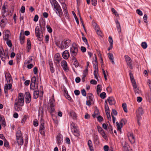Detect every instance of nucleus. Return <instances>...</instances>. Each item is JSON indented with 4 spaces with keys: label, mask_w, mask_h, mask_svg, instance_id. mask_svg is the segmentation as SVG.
<instances>
[{
    "label": "nucleus",
    "mask_w": 151,
    "mask_h": 151,
    "mask_svg": "<svg viewBox=\"0 0 151 151\" xmlns=\"http://www.w3.org/2000/svg\"><path fill=\"white\" fill-rule=\"evenodd\" d=\"M40 30L39 26L36 27L35 29V33L37 39L39 41H41L43 39V36L41 33L43 32L45 28V22H42V23H40Z\"/></svg>",
    "instance_id": "obj_1"
},
{
    "label": "nucleus",
    "mask_w": 151,
    "mask_h": 151,
    "mask_svg": "<svg viewBox=\"0 0 151 151\" xmlns=\"http://www.w3.org/2000/svg\"><path fill=\"white\" fill-rule=\"evenodd\" d=\"M24 104V99L21 98H16L14 100V108L15 110L16 111L22 110L21 106H23Z\"/></svg>",
    "instance_id": "obj_2"
},
{
    "label": "nucleus",
    "mask_w": 151,
    "mask_h": 151,
    "mask_svg": "<svg viewBox=\"0 0 151 151\" xmlns=\"http://www.w3.org/2000/svg\"><path fill=\"white\" fill-rule=\"evenodd\" d=\"M70 50L71 55L73 58L76 55L78 52V49L76 44H73L72 46L70 48Z\"/></svg>",
    "instance_id": "obj_3"
},
{
    "label": "nucleus",
    "mask_w": 151,
    "mask_h": 151,
    "mask_svg": "<svg viewBox=\"0 0 151 151\" xmlns=\"http://www.w3.org/2000/svg\"><path fill=\"white\" fill-rule=\"evenodd\" d=\"M124 58L127 64L131 69H133L132 62L131 58L127 55L124 56Z\"/></svg>",
    "instance_id": "obj_4"
},
{
    "label": "nucleus",
    "mask_w": 151,
    "mask_h": 151,
    "mask_svg": "<svg viewBox=\"0 0 151 151\" xmlns=\"http://www.w3.org/2000/svg\"><path fill=\"white\" fill-rule=\"evenodd\" d=\"M71 131L73 133L75 136L78 137L79 135L77 129L73 123H72L71 124Z\"/></svg>",
    "instance_id": "obj_5"
},
{
    "label": "nucleus",
    "mask_w": 151,
    "mask_h": 151,
    "mask_svg": "<svg viewBox=\"0 0 151 151\" xmlns=\"http://www.w3.org/2000/svg\"><path fill=\"white\" fill-rule=\"evenodd\" d=\"M70 42L71 41L69 39L62 41L60 46V48L63 49L68 47Z\"/></svg>",
    "instance_id": "obj_6"
},
{
    "label": "nucleus",
    "mask_w": 151,
    "mask_h": 151,
    "mask_svg": "<svg viewBox=\"0 0 151 151\" xmlns=\"http://www.w3.org/2000/svg\"><path fill=\"white\" fill-rule=\"evenodd\" d=\"M54 8L57 11L56 13L57 14H58L60 16L62 15L63 14L62 11L58 4H57V5H56V6H54Z\"/></svg>",
    "instance_id": "obj_7"
},
{
    "label": "nucleus",
    "mask_w": 151,
    "mask_h": 151,
    "mask_svg": "<svg viewBox=\"0 0 151 151\" xmlns=\"http://www.w3.org/2000/svg\"><path fill=\"white\" fill-rule=\"evenodd\" d=\"M25 99L26 100L25 102L27 104H28L31 101V96L30 93L29 92H26L25 93Z\"/></svg>",
    "instance_id": "obj_8"
},
{
    "label": "nucleus",
    "mask_w": 151,
    "mask_h": 151,
    "mask_svg": "<svg viewBox=\"0 0 151 151\" xmlns=\"http://www.w3.org/2000/svg\"><path fill=\"white\" fill-rule=\"evenodd\" d=\"M36 81V79L35 77L33 76L31 79V84L30 85V88L32 90H34L35 85V82Z\"/></svg>",
    "instance_id": "obj_9"
},
{
    "label": "nucleus",
    "mask_w": 151,
    "mask_h": 151,
    "mask_svg": "<svg viewBox=\"0 0 151 151\" xmlns=\"http://www.w3.org/2000/svg\"><path fill=\"white\" fill-rule=\"evenodd\" d=\"M54 101L55 100L53 99H50L49 101V104L50 108V111L52 113L53 112L55 109L54 108Z\"/></svg>",
    "instance_id": "obj_10"
},
{
    "label": "nucleus",
    "mask_w": 151,
    "mask_h": 151,
    "mask_svg": "<svg viewBox=\"0 0 151 151\" xmlns=\"http://www.w3.org/2000/svg\"><path fill=\"white\" fill-rule=\"evenodd\" d=\"M129 76L131 82L132 83V84L133 87L137 86L135 80L134 78L133 75L132 73L130 71Z\"/></svg>",
    "instance_id": "obj_11"
},
{
    "label": "nucleus",
    "mask_w": 151,
    "mask_h": 151,
    "mask_svg": "<svg viewBox=\"0 0 151 151\" xmlns=\"http://www.w3.org/2000/svg\"><path fill=\"white\" fill-rule=\"evenodd\" d=\"M106 101H108L110 105H113L115 104V101L113 97H109Z\"/></svg>",
    "instance_id": "obj_12"
},
{
    "label": "nucleus",
    "mask_w": 151,
    "mask_h": 151,
    "mask_svg": "<svg viewBox=\"0 0 151 151\" xmlns=\"http://www.w3.org/2000/svg\"><path fill=\"white\" fill-rule=\"evenodd\" d=\"M33 94V97L34 99H37L39 96V92L38 90V88H35Z\"/></svg>",
    "instance_id": "obj_13"
},
{
    "label": "nucleus",
    "mask_w": 151,
    "mask_h": 151,
    "mask_svg": "<svg viewBox=\"0 0 151 151\" xmlns=\"http://www.w3.org/2000/svg\"><path fill=\"white\" fill-rule=\"evenodd\" d=\"M69 56V53L67 50L64 51L62 54L63 57L65 59H68Z\"/></svg>",
    "instance_id": "obj_14"
},
{
    "label": "nucleus",
    "mask_w": 151,
    "mask_h": 151,
    "mask_svg": "<svg viewBox=\"0 0 151 151\" xmlns=\"http://www.w3.org/2000/svg\"><path fill=\"white\" fill-rule=\"evenodd\" d=\"M5 76L7 82L9 83L12 81L11 76L10 74L9 73H7L5 74Z\"/></svg>",
    "instance_id": "obj_15"
},
{
    "label": "nucleus",
    "mask_w": 151,
    "mask_h": 151,
    "mask_svg": "<svg viewBox=\"0 0 151 151\" xmlns=\"http://www.w3.org/2000/svg\"><path fill=\"white\" fill-rule=\"evenodd\" d=\"M0 18H1V19L0 22L1 24V27H2L3 26V24H4L6 22L7 19L5 16L3 15H2L1 17H0Z\"/></svg>",
    "instance_id": "obj_16"
},
{
    "label": "nucleus",
    "mask_w": 151,
    "mask_h": 151,
    "mask_svg": "<svg viewBox=\"0 0 151 151\" xmlns=\"http://www.w3.org/2000/svg\"><path fill=\"white\" fill-rule=\"evenodd\" d=\"M62 66L63 70L65 71L68 70V68L67 66V64L65 60H63L62 62Z\"/></svg>",
    "instance_id": "obj_17"
},
{
    "label": "nucleus",
    "mask_w": 151,
    "mask_h": 151,
    "mask_svg": "<svg viewBox=\"0 0 151 151\" xmlns=\"http://www.w3.org/2000/svg\"><path fill=\"white\" fill-rule=\"evenodd\" d=\"M56 139L58 145H60L63 142L62 138L61 137L60 134H59L57 135Z\"/></svg>",
    "instance_id": "obj_18"
},
{
    "label": "nucleus",
    "mask_w": 151,
    "mask_h": 151,
    "mask_svg": "<svg viewBox=\"0 0 151 151\" xmlns=\"http://www.w3.org/2000/svg\"><path fill=\"white\" fill-rule=\"evenodd\" d=\"M143 114V111L142 107H140L138 109L137 111V116H141Z\"/></svg>",
    "instance_id": "obj_19"
},
{
    "label": "nucleus",
    "mask_w": 151,
    "mask_h": 151,
    "mask_svg": "<svg viewBox=\"0 0 151 151\" xmlns=\"http://www.w3.org/2000/svg\"><path fill=\"white\" fill-rule=\"evenodd\" d=\"M48 63L50 65V70L52 73H53L54 72L55 70L53 67V64L51 60H49L48 61Z\"/></svg>",
    "instance_id": "obj_20"
},
{
    "label": "nucleus",
    "mask_w": 151,
    "mask_h": 151,
    "mask_svg": "<svg viewBox=\"0 0 151 151\" xmlns=\"http://www.w3.org/2000/svg\"><path fill=\"white\" fill-rule=\"evenodd\" d=\"M0 122L4 127L6 125V122L4 116L0 114Z\"/></svg>",
    "instance_id": "obj_21"
},
{
    "label": "nucleus",
    "mask_w": 151,
    "mask_h": 151,
    "mask_svg": "<svg viewBox=\"0 0 151 151\" xmlns=\"http://www.w3.org/2000/svg\"><path fill=\"white\" fill-rule=\"evenodd\" d=\"M24 34L21 33L20 34L19 39L21 44H23L24 42Z\"/></svg>",
    "instance_id": "obj_22"
},
{
    "label": "nucleus",
    "mask_w": 151,
    "mask_h": 151,
    "mask_svg": "<svg viewBox=\"0 0 151 151\" xmlns=\"http://www.w3.org/2000/svg\"><path fill=\"white\" fill-rule=\"evenodd\" d=\"M108 56L110 60L111 61V62L113 64H114V62L113 60L114 56L113 54L111 53H108Z\"/></svg>",
    "instance_id": "obj_23"
},
{
    "label": "nucleus",
    "mask_w": 151,
    "mask_h": 151,
    "mask_svg": "<svg viewBox=\"0 0 151 151\" xmlns=\"http://www.w3.org/2000/svg\"><path fill=\"white\" fill-rule=\"evenodd\" d=\"M17 142L19 145H22L23 144V137L17 138L16 139Z\"/></svg>",
    "instance_id": "obj_24"
},
{
    "label": "nucleus",
    "mask_w": 151,
    "mask_h": 151,
    "mask_svg": "<svg viewBox=\"0 0 151 151\" xmlns=\"http://www.w3.org/2000/svg\"><path fill=\"white\" fill-rule=\"evenodd\" d=\"M134 92L136 94H139L141 93V91L137 87V86L133 87Z\"/></svg>",
    "instance_id": "obj_25"
},
{
    "label": "nucleus",
    "mask_w": 151,
    "mask_h": 151,
    "mask_svg": "<svg viewBox=\"0 0 151 151\" xmlns=\"http://www.w3.org/2000/svg\"><path fill=\"white\" fill-rule=\"evenodd\" d=\"M72 61L73 63V64L76 67H78L79 65V64L76 58L75 57L73 58Z\"/></svg>",
    "instance_id": "obj_26"
},
{
    "label": "nucleus",
    "mask_w": 151,
    "mask_h": 151,
    "mask_svg": "<svg viewBox=\"0 0 151 151\" xmlns=\"http://www.w3.org/2000/svg\"><path fill=\"white\" fill-rule=\"evenodd\" d=\"M129 139L132 143H134L135 142L134 137L132 134H130V136L129 137Z\"/></svg>",
    "instance_id": "obj_27"
},
{
    "label": "nucleus",
    "mask_w": 151,
    "mask_h": 151,
    "mask_svg": "<svg viewBox=\"0 0 151 151\" xmlns=\"http://www.w3.org/2000/svg\"><path fill=\"white\" fill-rule=\"evenodd\" d=\"M88 144L91 151H93V147L92 146V142L91 140H89L88 141Z\"/></svg>",
    "instance_id": "obj_28"
},
{
    "label": "nucleus",
    "mask_w": 151,
    "mask_h": 151,
    "mask_svg": "<svg viewBox=\"0 0 151 151\" xmlns=\"http://www.w3.org/2000/svg\"><path fill=\"white\" fill-rule=\"evenodd\" d=\"M146 97L147 99L149 101L151 100V92L150 91L146 93Z\"/></svg>",
    "instance_id": "obj_29"
},
{
    "label": "nucleus",
    "mask_w": 151,
    "mask_h": 151,
    "mask_svg": "<svg viewBox=\"0 0 151 151\" xmlns=\"http://www.w3.org/2000/svg\"><path fill=\"white\" fill-rule=\"evenodd\" d=\"M95 108L96 109L94 111V114L92 115V116L93 118H95L96 117V116L99 115V110L97 109V107H96Z\"/></svg>",
    "instance_id": "obj_30"
},
{
    "label": "nucleus",
    "mask_w": 151,
    "mask_h": 151,
    "mask_svg": "<svg viewBox=\"0 0 151 151\" xmlns=\"http://www.w3.org/2000/svg\"><path fill=\"white\" fill-rule=\"evenodd\" d=\"M16 139L17 138H20L21 137H23L22 136V134L20 130L18 131L16 133Z\"/></svg>",
    "instance_id": "obj_31"
},
{
    "label": "nucleus",
    "mask_w": 151,
    "mask_h": 151,
    "mask_svg": "<svg viewBox=\"0 0 151 151\" xmlns=\"http://www.w3.org/2000/svg\"><path fill=\"white\" fill-rule=\"evenodd\" d=\"M92 24L93 26L94 27V29L96 31L100 29L98 25L95 22L93 21Z\"/></svg>",
    "instance_id": "obj_32"
},
{
    "label": "nucleus",
    "mask_w": 151,
    "mask_h": 151,
    "mask_svg": "<svg viewBox=\"0 0 151 151\" xmlns=\"http://www.w3.org/2000/svg\"><path fill=\"white\" fill-rule=\"evenodd\" d=\"M99 133L102 135L104 139L106 140L107 139V137L103 130H102Z\"/></svg>",
    "instance_id": "obj_33"
},
{
    "label": "nucleus",
    "mask_w": 151,
    "mask_h": 151,
    "mask_svg": "<svg viewBox=\"0 0 151 151\" xmlns=\"http://www.w3.org/2000/svg\"><path fill=\"white\" fill-rule=\"evenodd\" d=\"M70 116L74 119H76L77 118L76 115L75 113L73 111H71L70 112Z\"/></svg>",
    "instance_id": "obj_34"
},
{
    "label": "nucleus",
    "mask_w": 151,
    "mask_h": 151,
    "mask_svg": "<svg viewBox=\"0 0 151 151\" xmlns=\"http://www.w3.org/2000/svg\"><path fill=\"white\" fill-rule=\"evenodd\" d=\"M12 87V86L11 83H9L8 84H6L5 85V88L6 89V91H7L8 89H11Z\"/></svg>",
    "instance_id": "obj_35"
},
{
    "label": "nucleus",
    "mask_w": 151,
    "mask_h": 151,
    "mask_svg": "<svg viewBox=\"0 0 151 151\" xmlns=\"http://www.w3.org/2000/svg\"><path fill=\"white\" fill-rule=\"evenodd\" d=\"M101 86L100 85H98L97 86V91L98 94L100 93L101 91Z\"/></svg>",
    "instance_id": "obj_36"
},
{
    "label": "nucleus",
    "mask_w": 151,
    "mask_h": 151,
    "mask_svg": "<svg viewBox=\"0 0 151 151\" xmlns=\"http://www.w3.org/2000/svg\"><path fill=\"white\" fill-rule=\"evenodd\" d=\"M52 6L53 5L54 6H56L58 3H57L56 0H49Z\"/></svg>",
    "instance_id": "obj_37"
},
{
    "label": "nucleus",
    "mask_w": 151,
    "mask_h": 151,
    "mask_svg": "<svg viewBox=\"0 0 151 151\" xmlns=\"http://www.w3.org/2000/svg\"><path fill=\"white\" fill-rule=\"evenodd\" d=\"M94 141L96 143H98L99 142V139L98 136L97 135H95L94 137Z\"/></svg>",
    "instance_id": "obj_38"
},
{
    "label": "nucleus",
    "mask_w": 151,
    "mask_h": 151,
    "mask_svg": "<svg viewBox=\"0 0 151 151\" xmlns=\"http://www.w3.org/2000/svg\"><path fill=\"white\" fill-rule=\"evenodd\" d=\"M82 39L83 41V42L86 44L87 45L88 47L89 46V45L88 42L87 40L85 37L84 36H82Z\"/></svg>",
    "instance_id": "obj_39"
},
{
    "label": "nucleus",
    "mask_w": 151,
    "mask_h": 151,
    "mask_svg": "<svg viewBox=\"0 0 151 151\" xmlns=\"http://www.w3.org/2000/svg\"><path fill=\"white\" fill-rule=\"evenodd\" d=\"M122 107L124 111L126 113L127 112V105L126 103H123L122 104Z\"/></svg>",
    "instance_id": "obj_40"
},
{
    "label": "nucleus",
    "mask_w": 151,
    "mask_h": 151,
    "mask_svg": "<svg viewBox=\"0 0 151 151\" xmlns=\"http://www.w3.org/2000/svg\"><path fill=\"white\" fill-rule=\"evenodd\" d=\"M127 123V120L125 119H123L121 120L120 122V124H122V125H125Z\"/></svg>",
    "instance_id": "obj_41"
},
{
    "label": "nucleus",
    "mask_w": 151,
    "mask_h": 151,
    "mask_svg": "<svg viewBox=\"0 0 151 151\" xmlns=\"http://www.w3.org/2000/svg\"><path fill=\"white\" fill-rule=\"evenodd\" d=\"M116 124L118 130L120 131L121 130V128L122 127L123 125L122 124H121L120 125L119 123L118 122H116Z\"/></svg>",
    "instance_id": "obj_42"
},
{
    "label": "nucleus",
    "mask_w": 151,
    "mask_h": 151,
    "mask_svg": "<svg viewBox=\"0 0 151 151\" xmlns=\"http://www.w3.org/2000/svg\"><path fill=\"white\" fill-rule=\"evenodd\" d=\"M55 59H57V60H60L61 58L59 53H57L55 55Z\"/></svg>",
    "instance_id": "obj_43"
},
{
    "label": "nucleus",
    "mask_w": 151,
    "mask_h": 151,
    "mask_svg": "<svg viewBox=\"0 0 151 151\" xmlns=\"http://www.w3.org/2000/svg\"><path fill=\"white\" fill-rule=\"evenodd\" d=\"M141 45L142 47L144 49H146L147 47V44L145 42H143Z\"/></svg>",
    "instance_id": "obj_44"
},
{
    "label": "nucleus",
    "mask_w": 151,
    "mask_h": 151,
    "mask_svg": "<svg viewBox=\"0 0 151 151\" xmlns=\"http://www.w3.org/2000/svg\"><path fill=\"white\" fill-rule=\"evenodd\" d=\"M6 44L7 45L10 47H11L12 44L11 41L9 40H6Z\"/></svg>",
    "instance_id": "obj_45"
},
{
    "label": "nucleus",
    "mask_w": 151,
    "mask_h": 151,
    "mask_svg": "<svg viewBox=\"0 0 151 151\" xmlns=\"http://www.w3.org/2000/svg\"><path fill=\"white\" fill-rule=\"evenodd\" d=\"M42 122L41 123V125L40 128V130H44L45 127L44 125V121L42 120Z\"/></svg>",
    "instance_id": "obj_46"
},
{
    "label": "nucleus",
    "mask_w": 151,
    "mask_h": 151,
    "mask_svg": "<svg viewBox=\"0 0 151 151\" xmlns=\"http://www.w3.org/2000/svg\"><path fill=\"white\" fill-rule=\"evenodd\" d=\"M72 14L74 15V17L75 19L76 22L78 24H79V22L78 21V18H77V16H76V14L74 12H73V11H72Z\"/></svg>",
    "instance_id": "obj_47"
},
{
    "label": "nucleus",
    "mask_w": 151,
    "mask_h": 151,
    "mask_svg": "<svg viewBox=\"0 0 151 151\" xmlns=\"http://www.w3.org/2000/svg\"><path fill=\"white\" fill-rule=\"evenodd\" d=\"M100 96L101 98L104 99L106 97V94L105 92H103L100 94Z\"/></svg>",
    "instance_id": "obj_48"
},
{
    "label": "nucleus",
    "mask_w": 151,
    "mask_h": 151,
    "mask_svg": "<svg viewBox=\"0 0 151 151\" xmlns=\"http://www.w3.org/2000/svg\"><path fill=\"white\" fill-rule=\"evenodd\" d=\"M111 11L116 16L119 17V14L114 8L111 9Z\"/></svg>",
    "instance_id": "obj_49"
},
{
    "label": "nucleus",
    "mask_w": 151,
    "mask_h": 151,
    "mask_svg": "<svg viewBox=\"0 0 151 151\" xmlns=\"http://www.w3.org/2000/svg\"><path fill=\"white\" fill-rule=\"evenodd\" d=\"M9 37V35L8 33H5L4 37V38L5 40H9L8 38Z\"/></svg>",
    "instance_id": "obj_50"
},
{
    "label": "nucleus",
    "mask_w": 151,
    "mask_h": 151,
    "mask_svg": "<svg viewBox=\"0 0 151 151\" xmlns=\"http://www.w3.org/2000/svg\"><path fill=\"white\" fill-rule=\"evenodd\" d=\"M137 123L140 126L141 124V123L139 122V121H140V120L142 119V117L141 116H137Z\"/></svg>",
    "instance_id": "obj_51"
},
{
    "label": "nucleus",
    "mask_w": 151,
    "mask_h": 151,
    "mask_svg": "<svg viewBox=\"0 0 151 151\" xmlns=\"http://www.w3.org/2000/svg\"><path fill=\"white\" fill-rule=\"evenodd\" d=\"M63 9H64V13L66 15H68V13H67V10H66V5L65 4H63Z\"/></svg>",
    "instance_id": "obj_52"
},
{
    "label": "nucleus",
    "mask_w": 151,
    "mask_h": 151,
    "mask_svg": "<svg viewBox=\"0 0 151 151\" xmlns=\"http://www.w3.org/2000/svg\"><path fill=\"white\" fill-rule=\"evenodd\" d=\"M47 31L49 33H51L52 32V30L51 27L48 25H47Z\"/></svg>",
    "instance_id": "obj_53"
},
{
    "label": "nucleus",
    "mask_w": 151,
    "mask_h": 151,
    "mask_svg": "<svg viewBox=\"0 0 151 151\" xmlns=\"http://www.w3.org/2000/svg\"><path fill=\"white\" fill-rule=\"evenodd\" d=\"M147 83L149 87L150 91L151 92V81L150 80H147Z\"/></svg>",
    "instance_id": "obj_54"
},
{
    "label": "nucleus",
    "mask_w": 151,
    "mask_h": 151,
    "mask_svg": "<svg viewBox=\"0 0 151 151\" xmlns=\"http://www.w3.org/2000/svg\"><path fill=\"white\" fill-rule=\"evenodd\" d=\"M143 18L144 19V22L146 23H147V16L146 14H145L144 15Z\"/></svg>",
    "instance_id": "obj_55"
},
{
    "label": "nucleus",
    "mask_w": 151,
    "mask_h": 151,
    "mask_svg": "<svg viewBox=\"0 0 151 151\" xmlns=\"http://www.w3.org/2000/svg\"><path fill=\"white\" fill-rule=\"evenodd\" d=\"M105 111H109V108L107 105V103L106 101H105Z\"/></svg>",
    "instance_id": "obj_56"
},
{
    "label": "nucleus",
    "mask_w": 151,
    "mask_h": 151,
    "mask_svg": "<svg viewBox=\"0 0 151 151\" xmlns=\"http://www.w3.org/2000/svg\"><path fill=\"white\" fill-rule=\"evenodd\" d=\"M25 6H22V7L20 10V11L22 13H24L25 12Z\"/></svg>",
    "instance_id": "obj_57"
},
{
    "label": "nucleus",
    "mask_w": 151,
    "mask_h": 151,
    "mask_svg": "<svg viewBox=\"0 0 151 151\" xmlns=\"http://www.w3.org/2000/svg\"><path fill=\"white\" fill-rule=\"evenodd\" d=\"M136 12L139 15L141 16L142 15V13L140 9H137L136 10Z\"/></svg>",
    "instance_id": "obj_58"
},
{
    "label": "nucleus",
    "mask_w": 151,
    "mask_h": 151,
    "mask_svg": "<svg viewBox=\"0 0 151 151\" xmlns=\"http://www.w3.org/2000/svg\"><path fill=\"white\" fill-rule=\"evenodd\" d=\"M97 119L99 122L103 121L104 120L103 118L101 116H98L97 117Z\"/></svg>",
    "instance_id": "obj_59"
},
{
    "label": "nucleus",
    "mask_w": 151,
    "mask_h": 151,
    "mask_svg": "<svg viewBox=\"0 0 151 151\" xmlns=\"http://www.w3.org/2000/svg\"><path fill=\"white\" fill-rule=\"evenodd\" d=\"M90 83L92 84L96 85L97 84V81L96 80L93 79L91 80Z\"/></svg>",
    "instance_id": "obj_60"
},
{
    "label": "nucleus",
    "mask_w": 151,
    "mask_h": 151,
    "mask_svg": "<svg viewBox=\"0 0 151 151\" xmlns=\"http://www.w3.org/2000/svg\"><path fill=\"white\" fill-rule=\"evenodd\" d=\"M4 53L3 48L1 47L0 48V56L4 55Z\"/></svg>",
    "instance_id": "obj_61"
},
{
    "label": "nucleus",
    "mask_w": 151,
    "mask_h": 151,
    "mask_svg": "<svg viewBox=\"0 0 151 151\" xmlns=\"http://www.w3.org/2000/svg\"><path fill=\"white\" fill-rule=\"evenodd\" d=\"M4 146L6 147H8L9 146V143L6 141V139H5L4 141Z\"/></svg>",
    "instance_id": "obj_62"
},
{
    "label": "nucleus",
    "mask_w": 151,
    "mask_h": 151,
    "mask_svg": "<svg viewBox=\"0 0 151 151\" xmlns=\"http://www.w3.org/2000/svg\"><path fill=\"white\" fill-rule=\"evenodd\" d=\"M81 93L82 95L83 96H86V93L85 90L84 89H83V90L81 91Z\"/></svg>",
    "instance_id": "obj_63"
},
{
    "label": "nucleus",
    "mask_w": 151,
    "mask_h": 151,
    "mask_svg": "<svg viewBox=\"0 0 151 151\" xmlns=\"http://www.w3.org/2000/svg\"><path fill=\"white\" fill-rule=\"evenodd\" d=\"M92 4L94 6H95L97 4V1L96 0H91Z\"/></svg>",
    "instance_id": "obj_64"
}]
</instances>
